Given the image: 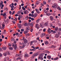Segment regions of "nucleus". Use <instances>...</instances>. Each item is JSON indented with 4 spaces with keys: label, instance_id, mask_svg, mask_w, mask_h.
<instances>
[{
    "label": "nucleus",
    "instance_id": "nucleus-13",
    "mask_svg": "<svg viewBox=\"0 0 61 61\" xmlns=\"http://www.w3.org/2000/svg\"><path fill=\"white\" fill-rule=\"evenodd\" d=\"M36 50V49L35 47H34V48L33 49H30V51H35Z\"/></svg>",
    "mask_w": 61,
    "mask_h": 61
},
{
    "label": "nucleus",
    "instance_id": "nucleus-21",
    "mask_svg": "<svg viewBox=\"0 0 61 61\" xmlns=\"http://www.w3.org/2000/svg\"><path fill=\"white\" fill-rule=\"evenodd\" d=\"M3 55L5 56H6L7 55V52H4V53H3Z\"/></svg>",
    "mask_w": 61,
    "mask_h": 61
},
{
    "label": "nucleus",
    "instance_id": "nucleus-7",
    "mask_svg": "<svg viewBox=\"0 0 61 61\" xmlns=\"http://www.w3.org/2000/svg\"><path fill=\"white\" fill-rule=\"evenodd\" d=\"M45 35V33H42L41 34V37H43Z\"/></svg>",
    "mask_w": 61,
    "mask_h": 61
},
{
    "label": "nucleus",
    "instance_id": "nucleus-5",
    "mask_svg": "<svg viewBox=\"0 0 61 61\" xmlns=\"http://www.w3.org/2000/svg\"><path fill=\"white\" fill-rule=\"evenodd\" d=\"M56 4L54 3V5H53L52 6V7H53V8H57V6H56Z\"/></svg>",
    "mask_w": 61,
    "mask_h": 61
},
{
    "label": "nucleus",
    "instance_id": "nucleus-46",
    "mask_svg": "<svg viewBox=\"0 0 61 61\" xmlns=\"http://www.w3.org/2000/svg\"><path fill=\"white\" fill-rule=\"evenodd\" d=\"M21 31H22V32L23 31H24V29H21Z\"/></svg>",
    "mask_w": 61,
    "mask_h": 61
},
{
    "label": "nucleus",
    "instance_id": "nucleus-32",
    "mask_svg": "<svg viewBox=\"0 0 61 61\" xmlns=\"http://www.w3.org/2000/svg\"><path fill=\"white\" fill-rule=\"evenodd\" d=\"M9 49L10 50H13V48L12 47H9Z\"/></svg>",
    "mask_w": 61,
    "mask_h": 61
},
{
    "label": "nucleus",
    "instance_id": "nucleus-26",
    "mask_svg": "<svg viewBox=\"0 0 61 61\" xmlns=\"http://www.w3.org/2000/svg\"><path fill=\"white\" fill-rule=\"evenodd\" d=\"M39 50H41V51H43V50H45L43 48H41V47L39 48Z\"/></svg>",
    "mask_w": 61,
    "mask_h": 61
},
{
    "label": "nucleus",
    "instance_id": "nucleus-17",
    "mask_svg": "<svg viewBox=\"0 0 61 61\" xmlns=\"http://www.w3.org/2000/svg\"><path fill=\"white\" fill-rule=\"evenodd\" d=\"M23 12L25 14H26L27 12H28V13H29L28 11H27V10H26L25 11H23Z\"/></svg>",
    "mask_w": 61,
    "mask_h": 61
},
{
    "label": "nucleus",
    "instance_id": "nucleus-16",
    "mask_svg": "<svg viewBox=\"0 0 61 61\" xmlns=\"http://www.w3.org/2000/svg\"><path fill=\"white\" fill-rule=\"evenodd\" d=\"M58 29V27H56L55 28V30H56V31H57Z\"/></svg>",
    "mask_w": 61,
    "mask_h": 61
},
{
    "label": "nucleus",
    "instance_id": "nucleus-56",
    "mask_svg": "<svg viewBox=\"0 0 61 61\" xmlns=\"http://www.w3.org/2000/svg\"><path fill=\"white\" fill-rule=\"evenodd\" d=\"M21 5L22 6V7H23V6L24 5V3H22V4H21Z\"/></svg>",
    "mask_w": 61,
    "mask_h": 61
},
{
    "label": "nucleus",
    "instance_id": "nucleus-36",
    "mask_svg": "<svg viewBox=\"0 0 61 61\" xmlns=\"http://www.w3.org/2000/svg\"><path fill=\"white\" fill-rule=\"evenodd\" d=\"M33 30V28H30V31H31V32H32Z\"/></svg>",
    "mask_w": 61,
    "mask_h": 61
},
{
    "label": "nucleus",
    "instance_id": "nucleus-9",
    "mask_svg": "<svg viewBox=\"0 0 61 61\" xmlns=\"http://www.w3.org/2000/svg\"><path fill=\"white\" fill-rule=\"evenodd\" d=\"M36 28L38 29L39 28V25L38 24H36L35 26Z\"/></svg>",
    "mask_w": 61,
    "mask_h": 61
},
{
    "label": "nucleus",
    "instance_id": "nucleus-28",
    "mask_svg": "<svg viewBox=\"0 0 61 61\" xmlns=\"http://www.w3.org/2000/svg\"><path fill=\"white\" fill-rule=\"evenodd\" d=\"M55 37H56L57 38H58L59 37V35H58V34H56V35H55Z\"/></svg>",
    "mask_w": 61,
    "mask_h": 61
},
{
    "label": "nucleus",
    "instance_id": "nucleus-53",
    "mask_svg": "<svg viewBox=\"0 0 61 61\" xmlns=\"http://www.w3.org/2000/svg\"><path fill=\"white\" fill-rule=\"evenodd\" d=\"M58 30L59 31H61V28H59L58 29Z\"/></svg>",
    "mask_w": 61,
    "mask_h": 61
},
{
    "label": "nucleus",
    "instance_id": "nucleus-37",
    "mask_svg": "<svg viewBox=\"0 0 61 61\" xmlns=\"http://www.w3.org/2000/svg\"><path fill=\"white\" fill-rule=\"evenodd\" d=\"M1 36H2V38H3V39L5 37L4 36H3V35H2Z\"/></svg>",
    "mask_w": 61,
    "mask_h": 61
},
{
    "label": "nucleus",
    "instance_id": "nucleus-4",
    "mask_svg": "<svg viewBox=\"0 0 61 61\" xmlns=\"http://www.w3.org/2000/svg\"><path fill=\"white\" fill-rule=\"evenodd\" d=\"M29 55L27 54L26 52H25V56H24L25 57H29Z\"/></svg>",
    "mask_w": 61,
    "mask_h": 61
},
{
    "label": "nucleus",
    "instance_id": "nucleus-40",
    "mask_svg": "<svg viewBox=\"0 0 61 61\" xmlns=\"http://www.w3.org/2000/svg\"><path fill=\"white\" fill-rule=\"evenodd\" d=\"M25 40V37H23L22 38V40H24V41Z\"/></svg>",
    "mask_w": 61,
    "mask_h": 61
},
{
    "label": "nucleus",
    "instance_id": "nucleus-27",
    "mask_svg": "<svg viewBox=\"0 0 61 61\" xmlns=\"http://www.w3.org/2000/svg\"><path fill=\"white\" fill-rule=\"evenodd\" d=\"M44 12L45 13H46V15H47V12H48V11H47V10H45L44 11Z\"/></svg>",
    "mask_w": 61,
    "mask_h": 61
},
{
    "label": "nucleus",
    "instance_id": "nucleus-30",
    "mask_svg": "<svg viewBox=\"0 0 61 61\" xmlns=\"http://www.w3.org/2000/svg\"><path fill=\"white\" fill-rule=\"evenodd\" d=\"M34 41V40H33V41H31L30 42V45H32V44H33V42H33V41Z\"/></svg>",
    "mask_w": 61,
    "mask_h": 61
},
{
    "label": "nucleus",
    "instance_id": "nucleus-12",
    "mask_svg": "<svg viewBox=\"0 0 61 61\" xmlns=\"http://www.w3.org/2000/svg\"><path fill=\"white\" fill-rule=\"evenodd\" d=\"M30 29V27H29V26H28V27H27L26 28V30L28 31V30H29Z\"/></svg>",
    "mask_w": 61,
    "mask_h": 61
},
{
    "label": "nucleus",
    "instance_id": "nucleus-31",
    "mask_svg": "<svg viewBox=\"0 0 61 61\" xmlns=\"http://www.w3.org/2000/svg\"><path fill=\"white\" fill-rule=\"evenodd\" d=\"M56 47L55 46H54V45H52L51 48H56Z\"/></svg>",
    "mask_w": 61,
    "mask_h": 61
},
{
    "label": "nucleus",
    "instance_id": "nucleus-52",
    "mask_svg": "<svg viewBox=\"0 0 61 61\" xmlns=\"http://www.w3.org/2000/svg\"><path fill=\"white\" fill-rule=\"evenodd\" d=\"M40 56H41V58L42 57H43V55L42 54H41Z\"/></svg>",
    "mask_w": 61,
    "mask_h": 61
},
{
    "label": "nucleus",
    "instance_id": "nucleus-51",
    "mask_svg": "<svg viewBox=\"0 0 61 61\" xmlns=\"http://www.w3.org/2000/svg\"><path fill=\"white\" fill-rule=\"evenodd\" d=\"M13 23H14V24H15V21H14V20H13V21H12Z\"/></svg>",
    "mask_w": 61,
    "mask_h": 61
},
{
    "label": "nucleus",
    "instance_id": "nucleus-24",
    "mask_svg": "<svg viewBox=\"0 0 61 61\" xmlns=\"http://www.w3.org/2000/svg\"><path fill=\"white\" fill-rule=\"evenodd\" d=\"M28 32V31H27V30H25V31H24V33L25 34H26Z\"/></svg>",
    "mask_w": 61,
    "mask_h": 61
},
{
    "label": "nucleus",
    "instance_id": "nucleus-54",
    "mask_svg": "<svg viewBox=\"0 0 61 61\" xmlns=\"http://www.w3.org/2000/svg\"><path fill=\"white\" fill-rule=\"evenodd\" d=\"M29 35H29V34H27L26 35V36H29Z\"/></svg>",
    "mask_w": 61,
    "mask_h": 61
},
{
    "label": "nucleus",
    "instance_id": "nucleus-20",
    "mask_svg": "<svg viewBox=\"0 0 61 61\" xmlns=\"http://www.w3.org/2000/svg\"><path fill=\"white\" fill-rule=\"evenodd\" d=\"M24 25L25 26H28V25L27 23V22L25 23L24 24Z\"/></svg>",
    "mask_w": 61,
    "mask_h": 61
},
{
    "label": "nucleus",
    "instance_id": "nucleus-47",
    "mask_svg": "<svg viewBox=\"0 0 61 61\" xmlns=\"http://www.w3.org/2000/svg\"><path fill=\"white\" fill-rule=\"evenodd\" d=\"M18 26L19 28H20V24L18 25Z\"/></svg>",
    "mask_w": 61,
    "mask_h": 61
},
{
    "label": "nucleus",
    "instance_id": "nucleus-60",
    "mask_svg": "<svg viewBox=\"0 0 61 61\" xmlns=\"http://www.w3.org/2000/svg\"><path fill=\"white\" fill-rule=\"evenodd\" d=\"M31 20H34V18L33 17H32V18H31Z\"/></svg>",
    "mask_w": 61,
    "mask_h": 61
},
{
    "label": "nucleus",
    "instance_id": "nucleus-57",
    "mask_svg": "<svg viewBox=\"0 0 61 61\" xmlns=\"http://www.w3.org/2000/svg\"><path fill=\"white\" fill-rule=\"evenodd\" d=\"M28 18V17H25V19H26V20H27Z\"/></svg>",
    "mask_w": 61,
    "mask_h": 61
},
{
    "label": "nucleus",
    "instance_id": "nucleus-50",
    "mask_svg": "<svg viewBox=\"0 0 61 61\" xmlns=\"http://www.w3.org/2000/svg\"><path fill=\"white\" fill-rule=\"evenodd\" d=\"M43 25V23H41L40 24V26L41 27H42Z\"/></svg>",
    "mask_w": 61,
    "mask_h": 61
},
{
    "label": "nucleus",
    "instance_id": "nucleus-23",
    "mask_svg": "<svg viewBox=\"0 0 61 61\" xmlns=\"http://www.w3.org/2000/svg\"><path fill=\"white\" fill-rule=\"evenodd\" d=\"M21 57H18V58H17L16 59V60H19V59L20 60H21Z\"/></svg>",
    "mask_w": 61,
    "mask_h": 61
},
{
    "label": "nucleus",
    "instance_id": "nucleus-8",
    "mask_svg": "<svg viewBox=\"0 0 61 61\" xmlns=\"http://www.w3.org/2000/svg\"><path fill=\"white\" fill-rule=\"evenodd\" d=\"M48 22H46L44 24V26H48Z\"/></svg>",
    "mask_w": 61,
    "mask_h": 61
},
{
    "label": "nucleus",
    "instance_id": "nucleus-35",
    "mask_svg": "<svg viewBox=\"0 0 61 61\" xmlns=\"http://www.w3.org/2000/svg\"><path fill=\"white\" fill-rule=\"evenodd\" d=\"M2 26L3 27V28H2V29H4V28H5V25L4 24H2Z\"/></svg>",
    "mask_w": 61,
    "mask_h": 61
},
{
    "label": "nucleus",
    "instance_id": "nucleus-55",
    "mask_svg": "<svg viewBox=\"0 0 61 61\" xmlns=\"http://www.w3.org/2000/svg\"><path fill=\"white\" fill-rule=\"evenodd\" d=\"M7 60H6V58H5V59L4 60V61H6Z\"/></svg>",
    "mask_w": 61,
    "mask_h": 61
},
{
    "label": "nucleus",
    "instance_id": "nucleus-1",
    "mask_svg": "<svg viewBox=\"0 0 61 61\" xmlns=\"http://www.w3.org/2000/svg\"><path fill=\"white\" fill-rule=\"evenodd\" d=\"M11 41H14V42H13V47H15V50L17 49V45L16 44V42L15 41V40L14 39V38L12 37L11 39Z\"/></svg>",
    "mask_w": 61,
    "mask_h": 61
},
{
    "label": "nucleus",
    "instance_id": "nucleus-33",
    "mask_svg": "<svg viewBox=\"0 0 61 61\" xmlns=\"http://www.w3.org/2000/svg\"><path fill=\"white\" fill-rule=\"evenodd\" d=\"M58 59V57H56V58H54V60H57Z\"/></svg>",
    "mask_w": 61,
    "mask_h": 61
},
{
    "label": "nucleus",
    "instance_id": "nucleus-34",
    "mask_svg": "<svg viewBox=\"0 0 61 61\" xmlns=\"http://www.w3.org/2000/svg\"><path fill=\"white\" fill-rule=\"evenodd\" d=\"M22 9H23V10H25V7H24V6H23V7H22Z\"/></svg>",
    "mask_w": 61,
    "mask_h": 61
},
{
    "label": "nucleus",
    "instance_id": "nucleus-11",
    "mask_svg": "<svg viewBox=\"0 0 61 61\" xmlns=\"http://www.w3.org/2000/svg\"><path fill=\"white\" fill-rule=\"evenodd\" d=\"M29 25H30L31 26H33L34 23L33 22H32L31 24H30V23H28Z\"/></svg>",
    "mask_w": 61,
    "mask_h": 61
},
{
    "label": "nucleus",
    "instance_id": "nucleus-38",
    "mask_svg": "<svg viewBox=\"0 0 61 61\" xmlns=\"http://www.w3.org/2000/svg\"><path fill=\"white\" fill-rule=\"evenodd\" d=\"M46 53H50L49 51H46Z\"/></svg>",
    "mask_w": 61,
    "mask_h": 61
},
{
    "label": "nucleus",
    "instance_id": "nucleus-44",
    "mask_svg": "<svg viewBox=\"0 0 61 61\" xmlns=\"http://www.w3.org/2000/svg\"><path fill=\"white\" fill-rule=\"evenodd\" d=\"M7 54H8V55H10V53L9 51H7Z\"/></svg>",
    "mask_w": 61,
    "mask_h": 61
},
{
    "label": "nucleus",
    "instance_id": "nucleus-14",
    "mask_svg": "<svg viewBox=\"0 0 61 61\" xmlns=\"http://www.w3.org/2000/svg\"><path fill=\"white\" fill-rule=\"evenodd\" d=\"M35 11H36L38 14H39L40 13V12L39 11V10H37V9H35Z\"/></svg>",
    "mask_w": 61,
    "mask_h": 61
},
{
    "label": "nucleus",
    "instance_id": "nucleus-41",
    "mask_svg": "<svg viewBox=\"0 0 61 61\" xmlns=\"http://www.w3.org/2000/svg\"><path fill=\"white\" fill-rule=\"evenodd\" d=\"M33 41L34 43H37V40H36L35 41L34 40V41Z\"/></svg>",
    "mask_w": 61,
    "mask_h": 61
},
{
    "label": "nucleus",
    "instance_id": "nucleus-61",
    "mask_svg": "<svg viewBox=\"0 0 61 61\" xmlns=\"http://www.w3.org/2000/svg\"><path fill=\"white\" fill-rule=\"evenodd\" d=\"M50 26L51 27H53V24H50Z\"/></svg>",
    "mask_w": 61,
    "mask_h": 61
},
{
    "label": "nucleus",
    "instance_id": "nucleus-58",
    "mask_svg": "<svg viewBox=\"0 0 61 61\" xmlns=\"http://www.w3.org/2000/svg\"><path fill=\"white\" fill-rule=\"evenodd\" d=\"M15 1H16V2H18V0H14Z\"/></svg>",
    "mask_w": 61,
    "mask_h": 61
},
{
    "label": "nucleus",
    "instance_id": "nucleus-43",
    "mask_svg": "<svg viewBox=\"0 0 61 61\" xmlns=\"http://www.w3.org/2000/svg\"><path fill=\"white\" fill-rule=\"evenodd\" d=\"M8 45H9V46L10 47H11V45L10 43H9Z\"/></svg>",
    "mask_w": 61,
    "mask_h": 61
},
{
    "label": "nucleus",
    "instance_id": "nucleus-49",
    "mask_svg": "<svg viewBox=\"0 0 61 61\" xmlns=\"http://www.w3.org/2000/svg\"><path fill=\"white\" fill-rule=\"evenodd\" d=\"M6 15V14L5 13L4 14H3V16H5V15Z\"/></svg>",
    "mask_w": 61,
    "mask_h": 61
},
{
    "label": "nucleus",
    "instance_id": "nucleus-19",
    "mask_svg": "<svg viewBox=\"0 0 61 61\" xmlns=\"http://www.w3.org/2000/svg\"><path fill=\"white\" fill-rule=\"evenodd\" d=\"M24 42L25 43H27V41L26 39H25V41H24Z\"/></svg>",
    "mask_w": 61,
    "mask_h": 61
},
{
    "label": "nucleus",
    "instance_id": "nucleus-48",
    "mask_svg": "<svg viewBox=\"0 0 61 61\" xmlns=\"http://www.w3.org/2000/svg\"><path fill=\"white\" fill-rule=\"evenodd\" d=\"M43 4H46V2L45 1H44L43 2Z\"/></svg>",
    "mask_w": 61,
    "mask_h": 61
},
{
    "label": "nucleus",
    "instance_id": "nucleus-2",
    "mask_svg": "<svg viewBox=\"0 0 61 61\" xmlns=\"http://www.w3.org/2000/svg\"><path fill=\"white\" fill-rule=\"evenodd\" d=\"M20 45H23L22 46H20V49H23V48H24L25 46H24V45H25V44H24V43L22 42V43H20Z\"/></svg>",
    "mask_w": 61,
    "mask_h": 61
},
{
    "label": "nucleus",
    "instance_id": "nucleus-45",
    "mask_svg": "<svg viewBox=\"0 0 61 61\" xmlns=\"http://www.w3.org/2000/svg\"><path fill=\"white\" fill-rule=\"evenodd\" d=\"M9 21V20H6L5 21V23H6V22H7V23Z\"/></svg>",
    "mask_w": 61,
    "mask_h": 61
},
{
    "label": "nucleus",
    "instance_id": "nucleus-42",
    "mask_svg": "<svg viewBox=\"0 0 61 61\" xmlns=\"http://www.w3.org/2000/svg\"><path fill=\"white\" fill-rule=\"evenodd\" d=\"M39 21V19H38L37 20H36V22L37 23H38Z\"/></svg>",
    "mask_w": 61,
    "mask_h": 61
},
{
    "label": "nucleus",
    "instance_id": "nucleus-39",
    "mask_svg": "<svg viewBox=\"0 0 61 61\" xmlns=\"http://www.w3.org/2000/svg\"><path fill=\"white\" fill-rule=\"evenodd\" d=\"M20 54H16V56H20Z\"/></svg>",
    "mask_w": 61,
    "mask_h": 61
},
{
    "label": "nucleus",
    "instance_id": "nucleus-22",
    "mask_svg": "<svg viewBox=\"0 0 61 61\" xmlns=\"http://www.w3.org/2000/svg\"><path fill=\"white\" fill-rule=\"evenodd\" d=\"M51 30V29L50 28H49L48 30V33H51V31H50V30Z\"/></svg>",
    "mask_w": 61,
    "mask_h": 61
},
{
    "label": "nucleus",
    "instance_id": "nucleus-63",
    "mask_svg": "<svg viewBox=\"0 0 61 61\" xmlns=\"http://www.w3.org/2000/svg\"><path fill=\"white\" fill-rule=\"evenodd\" d=\"M41 6H44V5L43 3H41Z\"/></svg>",
    "mask_w": 61,
    "mask_h": 61
},
{
    "label": "nucleus",
    "instance_id": "nucleus-62",
    "mask_svg": "<svg viewBox=\"0 0 61 61\" xmlns=\"http://www.w3.org/2000/svg\"><path fill=\"white\" fill-rule=\"evenodd\" d=\"M15 11H13L12 12V15H13L14 14H15Z\"/></svg>",
    "mask_w": 61,
    "mask_h": 61
},
{
    "label": "nucleus",
    "instance_id": "nucleus-3",
    "mask_svg": "<svg viewBox=\"0 0 61 61\" xmlns=\"http://www.w3.org/2000/svg\"><path fill=\"white\" fill-rule=\"evenodd\" d=\"M38 55V53H34V54H33L32 55V58H34L35 57L37 56Z\"/></svg>",
    "mask_w": 61,
    "mask_h": 61
},
{
    "label": "nucleus",
    "instance_id": "nucleus-64",
    "mask_svg": "<svg viewBox=\"0 0 61 61\" xmlns=\"http://www.w3.org/2000/svg\"><path fill=\"white\" fill-rule=\"evenodd\" d=\"M34 15H33V14H32L31 15V16H32V17H33L34 16Z\"/></svg>",
    "mask_w": 61,
    "mask_h": 61
},
{
    "label": "nucleus",
    "instance_id": "nucleus-29",
    "mask_svg": "<svg viewBox=\"0 0 61 61\" xmlns=\"http://www.w3.org/2000/svg\"><path fill=\"white\" fill-rule=\"evenodd\" d=\"M58 35H59H59H60L61 34V32H60V31H58Z\"/></svg>",
    "mask_w": 61,
    "mask_h": 61
},
{
    "label": "nucleus",
    "instance_id": "nucleus-18",
    "mask_svg": "<svg viewBox=\"0 0 61 61\" xmlns=\"http://www.w3.org/2000/svg\"><path fill=\"white\" fill-rule=\"evenodd\" d=\"M37 15V13H34V17H36Z\"/></svg>",
    "mask_w": 61,
    "mask_h": 61
},
{
    "label": "nucleus",
    "instance_id": "nucleus-59",
    "mask_svg": "<svg viewBox=\"0 0 61 61\" xmlns=\"http://www.w3.org/2000/svg\"><path fill=\"white\" fill-rule=\"evenodd\" d=\"M47 15H50V13H48L47 14Z\"/></svg>",
    "mask_w": 61,
    "mask_h": 61
},
{
    "label": "nucleus",
    "instance_id": "nucleus-25",
    "mask_svg": "<svg viewBox=\"0 0 61 61\" xmlns=\"http://www.w3.org/2000/svg\"><path fill=\"white\" fill-rule=\"evenodd\" d=\"M2 48L4 50H5L6 49V47H2Z\"/></svg>",
    "mask_w": 61,
    "mask_h": 61
},
{
    "label": "nucleus",
    "instance_id": "nucleus-10",
    "mask_svg": "<svg viewBox=\"0 0 61 61\" xmlns=\"http://www.w3.org/2000/svg\"><path fill=\"white\" fill-rule=\"evenodd\" d=\"M47 57L49 60L51 58V57L49 55H47Z\"/></svg>",
    "mask_w": 61,
    "mask_h": 61
},
{
    "label": "nucleus",
    "instance_id": "nucleus-15",
    "mask_svg": "<svg viewBox=\"0 0 61 61\" xmlns=\"http://www.w3.org/2000/svg\"><path fill=\"white\" fill-rule=\"evenodd\" d=\"M44 43L46 45H47L48 44V42L47 41H44Z\"/></svg>",
    "mask_w": 61,
    "mask_h": 61
},
{
    "label": "nucleus",
    "instance_id": "nucleus-6",
    "mask_svg": "<svg viewBox=\"0 0 61 61\" xmlns=\"http://www.w3.org/2000/svg\"><path fill=\"white\" fill-rule=\"evenodd\" d=\"M49 18L50 20L51 21H52L54 20V18L52 16H50Z\"/></svg>",
    "mask_w": 61,
    "mask_h": 61
}]
</instances>
